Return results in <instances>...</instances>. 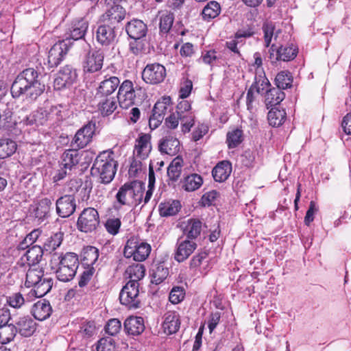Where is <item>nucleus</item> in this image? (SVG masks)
<instances>
[{
    "label": "nucleus",
    "mask_w": 351,
    "mask_h": 351,
    "mask_svg": "<svg viewBox=\"0 0 351 351\" xmlns=\"http://www.w3.org/2000/svg\"><path fill=\"white\" fill-rule=\"evenodd\" d=\"M276 29L275 24L271 21H266L263 23L262 29L264 34L265 46L269 47Z\"/></svg>",
    "instance_id": "obj_55"
},
{
    "label": "nucleus",
    "mask_w": 351,
    "mask_h": 351,
    "mask_svg": "<svg viewBox=\"0 0 351 351\" xmlns=\"http://www.w3.org/2000/svg\"><path fill=\"white\" fill-rule=\"evenodd\" d=\"M44 276V271L40 266L29 267L26 274L25 285L27 287H35Z\"/></svg>",
    "instance_id": "obj_38"
},
{
    "label": "nucleus",
    "mask_w": 351,
    "mask_h": 351,
    "mask_svg": "<svg viewBox=\"0 0 351 351\" xmlns=\"http://www.w3.org/2000/svg\"><path fill=\"white\" fill-rule=\"evenodd\" d=\"M118 167L114 153L112 150L101 152L95 158L91 168V174L97 177L101 183L107 184L114 179Z\"/></svg>",
    "instance_id": "obj_2"
},
{
    "label": "nucleus",
    "mask_w": 351,
    "mask_h": 351,
    "mask_svg": "<svg viewBox=\"0 0 351 351\" xmlns=\"http://www.w3.org/2000/svg\"><path fill=\"white\" fill-rule=\"evenodd\" d=\"M185 295L186 292L183 287L176 286L170 291L169 300L172 304H177L184 299Z\"/></svg>",
    "instance_id": "obj_57"
},
{
    "label": "nucleus",
    "mask_w": 351,
    "mask_h": 351,
    "mask_svg": "<svg viewBox=\"0 0 351 351\" xmlns=\"http://www.w3.org/2000/svg\"><path fill=\"white\" fill-rule=\"evenodd\" d=\"M174 21V14L171 12H165L160 16L159 29L160 33L166 34L169 32Z\"/></svg>",
    "instance_id": "obj_50"
},
{
    "label": "nucleus",
    "mask_w": 351,
    "mask_h": 351,
    "mask_svg": "<svg viewBox=\"0 0 351 351\" xmlns=\"http://www.w3.org/2000/svg\"><path fill=\"white\" fill-rule=\"evenodd\" d=\"M99 250L91 245L84 247L80 254L82 267H94L99 258Z\"/></svg>",
    "instance_id": "obj_33"
},
{
    "label": "nucleus",
    "mask_w": 351,
    "mask_h": 351,
    "mask_svg": "<svg viewBox=\"0 0 351 351\" xmlns=\"http://www.w3.org/2000/svg\"><path fill=\"white\" fill-rule=\"evenodd\" d=\"M100 224L99 214L93 207L84 208L79 215L77 220V228L84 233L95 231Z\"/></svg>",
    "instance_id": "obj_6"
},
{
    "label": "nucleus",
    "mask_w": 351,
    "mask_h": 351,
    "mask_svg": "<svg viewBox=\"0 0 351 351\" xmlns=\"http://www.w3.org/2000/svg\"><path fill=\"white\" fill-rule=\"evenodd\" d=\"M285 97V93L280 90V88L275 87L269 88L265 93V104L267 106V108H269V106L272 107L277 106L283 101Z\"/></svg>",
    "instance_id": "obj_40"
},
{
    "label": "nucleus",
    "mask_w": 351,
    "mask_h": 351,
    "mask_svg": "<svg viewBox=\"0 0 351 351\" xmlns=\"http://www.w3.org/2000/svg\"><path fill=\"white\" fill-rule=\"evenodd\" d=\"M169 275V269L162 265H158L152 269V282L158 285L163 282Z\"/></svg>",
    "instance_id": "obj_52"
},
{
    "label": "nucleus",
    "mask_w": 351,
    "mask_h": 351,
    "mask_svg": "<svg viewBox=\"0 0 351 351\" xmlns=\"http://www.w3.org/2000/svg\"><path fill=\"white\" fill-rule=\"evenodd\" d=\"M180 327L179 313L175 311H169L164 315L162 328L167 335H172L178 331Z\"/></svg>",
    "instance_id": "obj_24"
},
{
    "label": "nucleus",
    "mask_w": 351,
    "mask_h": 351,
    "mask_svg": "<svg viewBox=\"0 0 351 351\" xmlns=\"http://www.w3.org/2000/svg\"><path fill=\"white\" fill-rule=\"evenodd\" d=\"M151 150V136L148 134H140L136 140L134 154L136 158L144 160L148 157Z\"/></svg>",
    "instance_id": "obj_20"
},
{
    "label": "nucleus",
    "mask_w": 351,
    "mask_h": 351,
    "mask_svg": "<svg viewBox=\"0 0 351 351\" xmlns=\"http://www.w3.org/2000/svg\"><path fill=\"white\" fill-rule=\"evenodd\" d=\"M180 208L181 204L178 200H169L161 202L158 206L160 215L166 217L176 215Z\"/></svg>",
    "instance_id": "obj_36"
},
{
    "label": "nucleus",
    "mask_w": 351,
    "mask_h": 351,
    "mask_svg": "<svg viewBox=\"0 0 351 351\" xmlns=\"http://www.w3.org/2000/svg\"><path fill=\"white\" fill-rule=\"evenodd\" d=\"M258 70L256 71L254 82L251 85L252 89L256 90L257 94H263L266 93L268 88L271 86L269 80L266 77L265 74L262 69L261 72L258 73Z\"/></svg>",
    "instance_id": "obj_39"
},
{
    "label": "nucleus",
    "mask_w": 351,
    "mask_h": 351,
    "mask_svg": "<svg viewBox=\"0 0 351 351\" xmlns=\"http://www.w3.org/2000/svg\"><path fill=\"white\" fill-rule=\"evenodd\" d=\"M172 100L170 96H163L159 99L154 106V109L165 115L167 111L172 108Z\"/></svg>",
    "instance_id": "obj_54"
},
{
    "label": "nucleus",
    "mask_w": 351,
    "mask_h": 351,
    "mask_svg": "<svg viewBox=\"0 0 351 351\" xmlns=\"http://www.w3.org/2000/svg\"><path fill=\"white\" fill-rule=\"evenodd\" d=\"M53 286V280L50 278H43L33 289L29 292L27 296L42 298L50 291Z\"/></svg>",
    "instance_id": "obj_35"
},
{
    "label": "nucleus",
    "mask_w": 351,
    "mask_h": 351,
    "mask_svg": "<svg viewBox=\"0 0 351 351\" xmlns=\"http://www.w3.org/2000/svg\"><path fill=\"white\" fill-rule=\"evenodd\" d=\"M167 75L165 67L158 62L147 64L142 72L143 80L149 84H158L164 81Z\"/></svg>",
    "instance_id": "obj_9"
},
{
    "label": "nucleus",
    "mask_w": 351,
    "mask_h": 351,
    "mask_svg": "<svg viewBox=\"0 0 351 351\" xmlns=\"http://www.w3.org/2000/svg\"><path fill=\"white\" fill-rule=\"evenodd\" d=\"M115 341L110 337L100 339L97 345V351H114Z\"/></svg>",
    "instance_id": "obj_63"
},
{
    "label": "nucleus",
    "mask_w": 351,
    "mask_h": 351,
    "mask_svg": "<svg viewBox=\"0 0 351 351\" xmlns=\"http://www.w3.org/2000/svg\"><path fill=\"white\" fill-rule=\"evenodd\" d=\"M232 172V164L228 160L219 162L212 170V176L215 182H223Z\"/></svg>",
    "instance_id": "obj_29"
},
{
    "label": "nucleus",
    "mask_w": 351,
    "mask_h": 351,
    "mask_svg": "<svg viewBox=\"0 0 351 351\" xmlns=\"http://www.w3.org/2000/svg\"><path fill=\"white\" fill-rule=\"evenodd\" d=\"M64 238V233L58 232L47 238L44 243V248L50 252L55 251L62 244Z\"/></svg>",
    "instance_id": "obj_48"
},
{
    "label": "nucleus",
    "mask_w": 351,
    "mask_h": 351,
    "mask_svg": "<svg viewBox=\"0 0 351 351\" xmlns=\"http://www.w3.org/2000/svg\"><path fill=\"white\" fill-rule=\"evenodd\" d=\"M151 251L150 244L139 237H131L124 246L123 256L135 262H143L149 257Z\"/></svg>",
    "instance_id": "obj_4"
},
{
    "label": "nucleus",
    "mask_w": 351,
    "mask_h": 351,
    "mask_svg": "<svg viewBox=\"0 0 351 351\" xmlns=\"http://www.w3.org/2000/svg\"><path fill=\"white\" fill-rule=\"evenodd\" d=\"M197 247V243L193 240L186 239L178 241L174 253V259L178 263L184 261L193 253Z\"/></svg>",
    "instance_id": "obj_18"
},
{
    "label": "nucleus",
    "mask_w": 351,
    "mask_h": 351,
    "mask_svg": "<svg viewBox=\"0 0 351 351\" xmlns=\"http://www.w3.org/2000/svg\"><path fill=\"white\" fill-rule=\"evenodd\" d=\"M76 208L75 197L73 195H64L56 202L57 215L62 218L71 216L75 213Z\"/></svg>",
    "instance_id": "obj_15"
},
{
    "label": "nucleus",
    "mask_w": 351,
    "mask_h": 351,
    "mask_svg": "<svg viewBox=\"0 0 351 351\" xmlns=\"http://www.w3.org/2000/svg\"><path fill=\"white\" fill-rule=\"evenodd\" d=\"M243 131L239 128L228 132L226 138V143L228 148L232 149L237 147L243 141Z\"/></svg>",
    "instance_id": "obj_51"
},
{
    "label": "nucleus",
    "mask_w": 351,
    "mask_h": 351,
    "mask_svg": "<svg viewBox=\"0 0 351 351\" xmlns=\"http://www.w3.org/2000/svg\"><path fill=\"white\" fill-rule=\"evenodd\" d=\"M183 167V159L180 156L176 157L167 168V176L173 182L177 181L181 175Z\"/></svg>",
    "instance_id": "obj_44"
},
{
    "label": "nucleus",
    "mask_w": 351,
    "mask_h": 351,
    "mask_svg": "<svg viewBox=\"0 0 351 351\" xmlns=\"http://www.w3.org/2000/svg\"><path fill=\"white\" fill-rule=\"evenodd\" d=\"M67 51L68 47L64 41H59L54 44L48 53L47 65L49 69L57 67L62 61Z\"/></svg>",
    "instance_id": "obj_17"
},
{
    "label": "nucleus",
    "mask_w": 351,
    "mask_h": 351,
    "mask_svg": "<svg viewBox=\"0 0 351 351\" xmlns=\"http://www.w3.org/2000/svg\"><path fill=\"white\" fill-rule=\"evenodd\" d=\"M203 178L197 173H191L185 176L182 180V189L187 192L199 189L203 184Z\"/></svg>",
    "instance_id": "obj_37"
},
{
    "label": "nucleus",
    "mask_w": 351,
    "mask_h": 351,
    "mask_svg": "<svg viewBox=\"0 0 351 351\" xmlns=\"http://www.w3.org/2000/svg\"><path fill=\"white\" fill-rule=\"evenodd\" d=\"M83 268L84 271L81 274L78 281V285L80 287L86 286L95 273V267H83Z\"/></svg>",
    "instance_id": "obj_58"
},
{
    "label": "nucleus",
    "mask_w": 351,
    "mask_h": 351,
    "mask_svg": "<svg viewBox=\"0 0 351 351\" xmlns=\"http://www.w3.org/2000/svg\"><path fill=\"white\" fill-rule=\"evenodd\" d=\"M139 283L135 281H128L122 288L119 294V300L121 304L129 308H138L140 307Z\"/></svg>",
    "instance_id": "obj_8"
},
{
    "label": "nucleus",
    "mask_w": 351,
    "mask_h": 351,
    "mask_svg": "<svg viewBox=\"0 0 351 351\" xmlns=\"http://www.w3.org/2000/svg\"><path fill=\"white\" fill-rule=\"evenodd\" d=\"M124 329L128 335H139L145 330L144 319L141 317L130 316L124 322Z\"/></svg>",
    "instance_id": "obj_27"
},
{
    "label": "nucleus",
    "mask_w": 351,
    "mask_h": 351,
    "mask_svg": "<svg viewBox=\"0 0 351 351\" xmlns=\"http://www.w3.org/2000/svg\"><path fill=\"white\" fill-rule=\"evenodd\" d=\"M182 117L176 112H172L165 119V126L169 130H174L179 126L180 122V128L182 132Z\"/></svg>",
    "instance_id": "obj_53"
},
{
    "label": "nucleus",
    "mask_w": 351,
    "mask_h": 351,
    "mask_svg": "<svg viewBox=\"0 0 351 351\" xmlns=\"http://www.w3.org/2000/svg\"><path fill=\"white\" fill-rule=\"evenodd\" d=\"M38 77V72L32 68L26 69L21 72L14 80L11 86L13 97L23 95L24 91Z\"/></svg>",
    "instance_id": "obj_7"
},
{
    "label": "nucleus",
    "mask_w": 351,
    "mask_h": 351,
    "mask_svg": "<svg viewBox=\"0 0 351 351\" xmlns=\"http://www.w3.org/2000/svg\"><path fill=\"white\" fill-rule=\"evenodd\" d=\"M95 130V122L93 120L89 121L77 131L72 139L71 145L78 149L84 148L92 141Z\"/></svg>",
    "instance_id": "obj_12"
},
{
    "label": "nucleus",
    "mask_w": 351,
    "mask_h": 351,
    "mask_svg": "<svg viewBox=\"0 0 351 351\" xmlns=\"http://www.w3.org/2000/svg\"><path fill=\"white\" fill-rule=\"evenodd\" d=\"M32 314L35 319L43 321L51 315L52 308L48 300L45 299L38 300L32 308Z\"/></svg>",
    "instance_id": "obj_31"
},
{
    "label": "nucleus",
    "mask_w": 351,
    "mask_h": 351,
    "mask_svg": "<svg viewBox=\"0 0 351 351\" xmlns=\"http://www.w3.org/2000/svg\"><path fill=\"white\" fill-rule=\"evenodd\" d=\"M82 181L79 178H73L70 180L66 185V191L69 193V195H75L80 189L84 190V192L86 191L87 188H82Z\"/></svg>",
    "instance_id": "obj_62"
},
{
    "label": "nucleus",
    "mask_w": 351,
    "mask_h": 351,
    "mask_svg": "<svg viewBox=\"0 0 351 351\" xmlns=\"http://www.w3.org/2000/svg\"><path fill=\"white\" fill-rule=\"evenodd\" d=\"M298 53V49L293 45H281L277 47L271 45L269 49V58L271 64L279 61L287 62L293 60Z\"/></svg>",
    "instance_id": "obj_10"
},
{
    "label": "nucleus",
    "mask_w": 351,
    "mask_h": 351,
    "mask_svg": "<svg viewBox=\"0 0 351 351\" xmlns=\"http://www.w3.org/2000/svg\"><path fill=\"white\" fill-rule=\"evenodd\" d=\"M16 328L13 324H8L0 326V343L7 344L14 341L16 336Z\"/></svg>",
    "instance_id": "obj_45"
},
{
    "label": "nucleus",
    "mask_w": 351,
    "mask_h": 351,
    "mask_svg": "<svg viewBox=\"0 0 351 351\" xmlns=\"http://www.w3.org/2000/svg\"><path fill=\"white\" fill-rule=\"evenodd\" d=\"M121 329V322L119 319H110L104 326V330L110 336H116Z\"/></svg>",
    "instance_id": "obj_56"
},
{
    "label": "nucleus",
    "mask_w": 351,
    "mask_h": 351,
    "mask_svg": "<svg viewBox=\"0 0 351 351\" xmlns=\"http://www.w3.org/2000/svg\"><path fill=\"white\" fill-rule=\"evenodd\" d=\"M14 325L16 328V333L19 332L25 337L33 335L36 330L37 326L36 322L29 316L19 317Z\"/></svg>",
    "instance_id": "obj_23"
},
{
    "label": "nucleus",
    "mask_w": 351,
    "mask_h": 351,
    "mask_svg": "<svg viewBox=\"0 0 351 351\" xmlns=\"http://www.w3.org/2000/svg\"><path fill=\"white\" fill-rule=\"evenodd\" d=\"M125 16V9L119 5H114L102 15V21L117 27Z\"/></svg>",
    "instance_id": "obj_25"
},
{
    "label": "nucleus",
    "mask_w": 351,
    "mask_h": 351,
    "mask_svg": "<svg viewBox=\"0 0 351 351\" xmlns=\"http://www.w3.org/2000/svg\"><path fill=\"white\" fill-rule=\"evenodd\" d=\"M110 69L113 74L115 73V67L112 65L101 71V75H103V80L99 83L98 86L95 89L94 97H108L113 96L117 89L121 85L120 79L109 73L108 71Z\"/></svg>",
    "instance_id": "obj_5"
},
{
    "label": "nucleus",
    "mask_w": 351,
    "mask_h": 351,
    "mask_svg": "<svg viewBox=\"0 0 351 351\" xmlns=\"http://www.w3.org/2000/svg\"><path fill=\"white\" fill-rule=\"evenodd\" d=\"M219 197V193L216 190H212L202 196L199 203L202 206H210Z\"/></svg>",
    "instance_id": "obj_64"
},
{
    "label": "nucleus",
    "mask_w": 351,
    "mask_h": 351,
    "mask_svg": "<svg viewBox=\"0 0 351 351\" xmlns=\"http://www.w3.org/2000/svg\"><path fill=\"white\" fill-rule=\"evenodd\" d=\"M45 90V85L42 84L38 78L32 83L27 90L24 91L23 95L29 98L30 100L34 101L38 98Z\"/></svg>",
    "instance_id": "obj_49"
},
{
    "label": "nucleus",
    "mask_w": 351,
    "mask_h": 351,
    "mask_svg": "<svg viewBox=\"0 0 351 351\" xmlns=\"http://www.w3.org/2000/svg\"><path fill=\"white\" fill-rule=\"evenodd\" d=\"M145 190V184L139 180L125 182L118 190L115 195L116 202L114 207L116 208L123 206H137L143 201Z\"/></svg>",
    "instance_id": "obj_3"
},
{
    "label": "nucleus",
    "mask_w": 351,
    "mask_h": 351,
    "mask_svg": "<svg viewBox=\"0 0 351 351\" xmlns=\"http://www.w3.org/2000/svg\"><path fill=\"white\" fill-rule=\"evenodd\" d=\"M221 12V4L215 0L208 1L202 10L201 16L204 21L210 22L219 16Z\"/></svg>",
    "instance_id": "obj_34"
},
{
    "label": "nucleus",
    "mask_w": 351,
    "mask_h": 351,
    "mask_svg": "<svg viewBox=\"0 0 351 351\" xmlns=\"http://www.w3.org/2000/svg\"><path fill=\"white\" fill-rule=\"evenodd\" d=\"M17 149L16 143L10 138L0 139V159L7 158L13 155Z\"/></svg>",
    "instance_id": "obj_43"
},
{
    "label": "nucleus",
    "mask_w": 351,
    "mask_h": 351,
    "mask_svg": "<svg viewBox=\"0 0 351 351\" xmlns=\"http://www.w3.org/2000/svg\"><path fill=\"white\" fill-rule=\"evenodd\" d=\"M182 117V133L191 131L195 123V116L191 110V104L187 100H182L176 106L175 111Z\"/></svg>",
    "instance_id": "obj_13"
},
{
    "label": "nucleus",
    "mask_w": 351,
    "mask_h": 351,
    "mask_svg": "<svg viewBox=\"0 0 351 351\" xmlns=\"http://www.w3.org/2000/svg\"><path fill=\"white\" fill-rule=\"evenodd\" d=\"M117 99L119 106L123 109H128L135 104L136 93L131 80H125L121 84Z\"/></svg>",
    "instance_id": "obj_11"
},
{
    "label": "nucleus",
    "mask_w": 351,
    "mask_h": 351,
    "mask_svg": "<svg viewBox=\"0 0 351 351\" xmlns=\"http://www.w3.org/2000/svg\"><path fill=\"white\" fill-rule=\"evenodd\" d=\"M159 150L164 154L175 156L180 149V143L178 138L171 133L166 134L160 141Z\"/></svg>",
    "instance_id": "obj_21"
},
{
    "label": "nucleus",
    "mask_w": 351,
    "mask_h": 351,
    "mask_svg": "<svg viewBox=\"0 0 351 351\" xmlns=\"http://www.w3.org/2000/svg\"><path fill=\"white\" fill-rule=\"evenodd\" d=\"M79 265V256L75 252H54L51 253L49 265L60 281L69 282L73 279Z\"/></svg>",
    "instance_id": "obj_1"
},
{
    "label": "nucleus",
    "mask_w": 351,
    "mask_h": 351,
    "mask_svg": "<svg viewBox=\"0 0 351 351\" xmlns=\"http://www.w3.org/2000/svg\"><path fill=\"white\" fill-rule=\"evenodd\" d=\"M183 234L186 239L193 240L197 238L202 232V223L198 219H189L182 223Z\"/></svg>",
    "instance_id": "obj_30"
},
{
    "label": "nucleus",
    "mask_w": 351,
    "mask_h": 351,
    "mask_svg": "<svg viewBox=\"0 0 351 351\" xmlns=\"http://www.w3.org/2000/svg\"><path fill=\"white\" fill-rule=\"evenodd\" d=\"M104 54L101 50H90L83 62L84 73H93L100 71L103 66Z\"/></svg>",
    "instance_id": "obj_14"
},
{
    "label": "nucleus",
    "mask_w": 351,
    "mask_h": 351,
    "mask_svg": "<svg viewBox=\"0 0 351 351\" xmlns=\"http://www.w3.org/2000/svg\"><path fill=\"white\" fill-rule=\"evenodd\" d=\"M58 75L71 84H73L77 77L76 71L70 65L63 66L60 70Z\"/></svg>",
    "instance_id": "obj_61"
},
{
    "label": "nucleus",
    "mask_w": 351,
    "mask_h": 351,
    "mask_svg": "<svg viewBox=\"0 0 351 351\" xmlns=\"http://www.w3.org/2000/svg\"><path fill=\"white\" fill-rule=\"evenodd\" d=\"M116 26L103 22L96 30V40L102 46L108 47L114 43L117 37Z\"/></svg>",
    "instance_id": "obj_16"
},
{
    "label": "nucleus",
    "mask_w": 351,
    "mask_h": 351,
    "mask_svg": "<svg viewBox=\"0 0 351 351\" xmlns=\"http://www.w3.org/2000/svg\"><path fill=\"white\" fill-rule=\"evenodd\" d=\"M88 27V22L84 18L75 20L72 22L69 28V36L66 38H71L75 40L82 39L84 37Z\"/></svg>",
    "instance_id": "obj_32"
},
{
    "label": "nucleus",
    "mask_w": 351,
    "mask_h": 351,
    "mask_svg": "<svg viewBox=\"0 0 351 351\" xmlns=\"http://www.w3.org/2000/svg\"><path fill=\"white\" fill-rule=\"evenodd\" d=\"M43 256V250L39 245H32L21 256L19 264L22 266L27 265L29 267L38 266Z\"/></svg>",
    "instance_id": "obj_19"
},
{
    "label": "nucleus",
    "mask_w": 351,
    "mask_h": 351,
    "mask_svg": "<svg viewBox=\"0 0 351 351\" xmlns=\"http://www.w3.org/2000/svg\"><path fill=\"white\" fill-rule=\"evenodd\" d=\"M145 267L143 264L133 263L128 267L125 274L130 278V281L138 282L145 275Z\"/></svg>",
    "instance_id": "obj_46"
},
{
    "label": "nucleus",
    "mask_w": 351,
    "mask_h": 351,
    "mask_svg": "<svg viewBox=\"0 0 351 351\" xmlns=\"http://www.w3.org/2000/svg\"><path fill=\"white\" fill-rule=\"evenodd\" d=\"M121 226V219L115 217L107 219L104 224L106 231L112 235H116L118 234Z\"/></svg>",
    "instance_id": "obj_60"
},
{
    "label": "nucleus",
    "mask_w": 351,
    "mask_h": 351,
    "mask_svg": "<svg viewBox=\"0 0 351 351\" xmlns=\"http://www.w3.org/2000/svg\"><path fill=\"white\" fill-rule=\"evenodd\" d=\"M32 114L34 118L35 127L45 125L49 118V113L43 108H39L32 112Z\"/></svg>",
    "instance_id": "obj_59"
},
{
    "label": "nucleus",
    "mask_w": 351,
    "mask_h": 351,
    "mask_svg": "<svg viewBox=\"0 0 351 351\" xmlns=\"http://www.w3.org/2000/svg\"><path fill=\"white\" fill-rule=\"evenodd\" d=\"M293 76L291 72L288 71H282L279 72L275 78L276 88L280 90L289 88L292 86Z\"/></svg>",
    "instance_id": "obj_47"
},
{
    "label": "nucleus",
    "mask_w": 351,
    "mask_h": 351,
    "mask_svg": "<svg viewBox=\"0 0 351 351\" xmlns=\"http://www.w3.org/2000/svg\"><path fill=\"white\" fill-rule=\"evenodd\" d=\"M81 157L82 154L78 151V149H66L61 156L60 165L64 169L71 171L79 164Z\"/></svg>",
    "instance_id": "obj_26"
},
{
    "label": "nucleus",
    "mask_w": 351,
    "mask_h": 351,
    "mask_svg": "<svg viewBox=\"0 0 351 351\" xmlns=\"http://www.w3.org/2000/svg\"><path fill=\"white\" fill-rule=\"evenodd\" d=\"M286 119L287 112L285 109L272 108L267 114L269 124L272 127H279L282 125Z\"/></svg>",
    "instance_id": "obj_42"
},
{
    "label": "nucleus",
    "mask_w": 351,
    "mask_h": 351,
    "mask_svg": "<svg viewBox=\"0 0 351 351\" xmlns=\"http://www.w3.org/2000/svg\"><path fill=\"white\" fill-rule=\"evenodd\" d=\"M98 110L103 117L112 114L117 108V99L114 96L94 97Z\"/></svg>",
    "instance_id": "obj_22"
},
{
    "label": "nucleus",
    "mask_w": 351,
    "mask_h": 351,
    "mask_svg": "<svg viewBox=\"0 0 351 351\" xmlns=\"http://www.w3.org/2000/svg\"><path fill=\"white\" fill-rule=\"evenodd\" d=\"M147 28L142 21L134 19L128 23L126 32L128 36L134 40H140L147 34Z\"/></svg>",
    "instance_id": "obj_28"
},
{
    "label": "nucleus",
    "mask_w": 351,
    "mask_h": 351,
    "mask_svg": "<svg viewBox=\"0 0 351 351\" xmlns=\"http://www.w3.org/2000/svg\"><path fill=\"white\" fill-rule=\"evenodd\" d=\"M51 205L52 202L48 197L39 200L34 209V217L38 220H43L47 217L49 215Z\"/></svg>",
    "instance_id": "obj_41"
}]
</instances>
